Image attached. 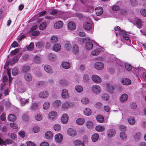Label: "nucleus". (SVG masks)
<instances>
[{"label": "nucleus", "mask_w": 146, "mask_h": 146, "mask_svg": "<svg viewBox=\"0 0 146 146\" xmlns=\"http://www.w3.org/2000/svg\"><path fill=\"white\" fill-rule=\"evenodd\" d=\"M11 81L10 80H8V78L7 76H4L3 78V83L1 85V93L0 94V99L2 97L3 94L6 96L9 94V90Z\"/></svg>", "instance_id": "1"}, {"label": "nucleus", "mask_w": 146, "mask_h": 146, "mask_svg": "<svg viewBox=\"0 0 146 146\" xmlns=\"http://www.w3.org/2000/svg\"><path fill=\"white\" fill-rule=\"evenodd\" d=\"M15 87L17 88V91L19 93H24L26 90V88L23 84L21 81L19 80H17L15 81Z\"/></svg>", "instance_id": "2"}, {"label": "nucleus", "mask_w": 146, "mask_h": 146, "mask_svg": "<svg viewBox=\"0 0 146 146\" xmlns=\"http://www.w3.org/2000/svg\"><path fill=\"white\" fill-rule=\"evenodd\" d=\"M75 106V103L74 102L66 101L62 104L61 109L63 110L66 111L69 108H73Z\"/></svg>", "instance_id": "3"}, {"label": "nucleus", "mask_w": 146, "mask_h": 146, "mask_svg": "<svg viewBox=\"0 0 146 146\" xmlns=\"http://www.w3.org/2000/svg\"><path fill=\"white\" fill-rule=\"evenodd\" d=\"M84 28L87 30H91V32L94 30V26L92 25V21L90 19H87V20L84 22L83 24Z\"/></svg>", "instance_id": "4"}, {"label": "nucleus", "mask_w": 146, "mask_h": 146, "mask_svg": "<svg viewBox=\"0 0 146 146\" xmlns=\"http://www.w3.org/2000/svg\"><path fill=\"white\" fill-rule=\"evenodd\" d=\"M135 69L136 71H138L137 74L140 75L142 80H146V70L143 68L138 69L135 68Z\"/></svg>", "instance_id": "5"}, {"label": "nucleus", "mask_w": 146, "mask_h": 146, "mask_svg": "<svg viewBox=\"0 0 146 146\" xmlns=\"http://www.w3.org/2000/svg\"><path fill=\"white\" fill-rule=\"evenodd\" d=\"M57 115V113L56 112L51 111L48 114V119L51 121H53L56 119Z\"/></svg>", "instance_id": "6"}, {"label": "nucleus", "mask_w": 146, "mask_h": 146, "mask_svg": "<svg viewBox=\"0 0 146 146\" xmlns=\"http://www.w3.org/2000/svg\"><path fill=\"white\" fill-rule=\"evenodd\" d=\"M92 89L93 93L96 94H99L101 92V88L98 85H93Z\"/></svg>", "instance_id": "7"}, {"label": "nucleus", "mask_w": 146, "mask_h": 146, "mask_svg": "<svg viewBox=\"0 0 146 146\" xmlns=\"http://www.w3.org/2000/svg\"><path fill=\"white\" fill-rule=\"evenodd\" d=\"M61 96L62 98L64 99L68 98L70 96L68 90L66 89H63L62 91Z\"/></svg>", "instance_id": "8"}, {"label": "nucleus", "mask_w": 146, "mask_h": 146, "mask_svg": "<svg viewBox=\"0 0 146 146\" xmlns=\"http://www.w3.org/2000/svg\"><path fill=\"white\" fill-rule=\"evenodd\" d=\"M119 35L122 36L123 38L127 40H129L130 39V35L126 33L125 31L123 30L119 31Z\"/></svg>", "instance_id": "9"}, {"label": "nucleus", "mask_w": 146, "mask_h": 146, "mask_svg": "<svg viewBox=\"0 0 146 146\" xmlns=\"http://www.w3.org/2000/svg\"><path fill=\"white\" fill-rule=\"evenodd\" d=\"M17 99L20 101V103L21 106H24L26 104L29 103V100L28 99H26L21 98V97H17Z\"/></svg>", "instance_id": "10"}, {"label": "nucleus", "mask_w": 146, "mask_h": 146, "mask_svg": "<svg viewBox=\"0 0 146 146\" xmlns=\"http://www.w3.org/2000/svg\"><path fill=\"white\" fill-rule=\"evenodd\" d=\"M92 79L93 82L97 84H99L102 81L101 78L96 75H93L92 76Z\"/></svg>", "instance_id": "11"}, {"label": "nucleus", "mask_w": 146, "mask_h": 146, "mask_svg": "<svg viewBox=\"0 0 146 146\" xmlns=\"http://www.w3.org/2000/svg\"><path fill=\"white\" fill-rule=\"evenodd\" d=\"M67 131L68 134L72 137H75L77 135L76 131L75 129L71 128L68 129Z\"/></svg>", "instance_id": "12"}, {"label": "nucleus", "mask_w": 146, "mask_h": 146, "mask_svg": "<svg viewBox=\"0 0 146 146\" xmlns=\"http://www.w3.org/2000/svg\"><path fill=\"white\" fill-rule=\"evenodd\" d=\"M94 67L97 70H101L104 68V65L102 62H97L95 63Z\"/></svg>", "instance_id": "13"}, {"label": "nucleus", "mask_w": 146, "mask_h": 146, "mask_svg": "<svg viewBox=\"0 0 146 146\" xmlns=\"http://www.w3.org/2000/svg\"><path fill=\"white\" fill-rule=\"evenodd\" d=\"M40 98L42 99H46L49 96L48 92L47 91H43L40 92L38 95Z\"/></svg>", "instance_id": "14"}, {"label": "nucleus", "mask_w": 146, "mask_h": 146, "mask_svg": "<svg viewBox=\"0 0 146 146\" xmlns=\"http://www.w3.org/2000/svg\"><path fill=\"white\" fill-rule=\"evenodd\" d=\"M63 136L61 133H58L56 135L54 136L55 141L58 143L61 142L63 139Z\"/></svg>", "instance_id": "15"}, {"label": "nucleus", "mask_w": 146, "mask_h": 146, "mask_svg": "<svg viewBox=\"0 0 146 146\" xmlns=\"http://www.w3.org/2000/svg\"><path fill=\"white\" fill-rule=\"evenodd\" d=\"M54 134L52 132L50 131H46L45 135V138L49 140L51 139L53 137Z\"/></svg>", "instance_id": "16"}, {"label": "nucleus", "mask_w": 146, "mask_h": 146, "mask_svg": "<svg viewBox=\"0 0 146 146\" xmlns=\"http://www.w3.org/2000/svg\"><path fill=\"white\" fill-rule=\"evenodd\" d=\"M106 85L107 90L110 93L112 92L113 91L116 87V85L115 84L112 85L109 83H107Z\"/></svg>", "instance_id": "17"}, {"label": "nucleus", "mask_w": 146, "mask_h": 146, "mask_svg": "<svg viewBox=\"0 0 146 146\" xmlns=\"http://www.w3.org/2000/svg\"><path fill=\"white\" fill-rule=\"evenodd\" d=\"M63 25V23L61 21L56 22L54 24V27L56 29H59L62 28Z\"/></svg>", "instance_id": "18"}, {"label": "nucleus", "mask_w": 146, "mask_h": 146, "mask_svg": "<svg viewBox=\"0 0 146 146\" xmlns=\"http://www.w3.org/2000/svg\"><path fill=\"white\" fill-rule=\"evenodd\" d=\"M68 120V116L66 113L63 114L61 118L62 122L63 124H66L67 123Z\"/></svg>", "instance_id": "19"}, {"label": "nucleus", "mask_w": 146, "mask_h": 146, "mask_svg": "<svg viewBox=\"0 0 146 146\" xmlns=\"http://www.w3.org/2000/svg\"><path fill=\"white\" fill-rule=\"evenodd\" d=\"M72 51L74 54L77 55L79 54V47L76 44H74L73 45Z\"/></svg>", "instance_id": "20"}, {"label": "nucleus", "mask_w": 146, "mask_h": 146, "mask_svg": "<svg viewBox=\"0 0 146 146\" xmlns=\"http://www.w3.org/2000/svg\"><path fill=\"white\" fill-rule=\"evenodd\" d=\"M95 11L96 15L98 16L101 15L103 13V9L100 7H98L95 8Z\"/></svg>", "instance_id": "21"}, {"label": "nucleus", "mask_w": 146, "mask_h": 146, "mask_svg": "<svg viewBox=\"0 0 146 146\" xmlns=\"http://www.w3.org/2000/svg\"><path fill=\"white\" fill-rule=\"evenodd\" d=\"M64 47L65 49L67 51H70L72 48L71 43L69 41L66 42L64 45Z\"/></svg>", "instance_id": "22"}, {"label": "nucleus", "mask_w": 146, "mask_h": 146, "mask_svg": "<svg viewBox=\"0 0 146 146\" xmlns=\"http://www.w3.org/2000/svg\"><path fill=\"white\" fill-rule=\"evenodd\" d=\"M116 133V131L114 129H109L107 132V135L108 137H113Z\"/></svg>", "instance_id": "23"}, {"label": "nucleus", "mask_w": 146, "mask_h": 146, "mask_svg": "<svg viewBox=\"0 0 146 146\" xmlns=\"http://www.w3.org/2000/svg\"><path fill=\"white\" fill-rule=\"evenodd\" d=\"M121 82L122 84L125 85H129L131 84V80L128 78H123Z\"/></svg>", "instance_id": "24"}, {"label": "nucleus", "mask_w": 146, "mask_h": 146, "mask_svg": "<svg viewBox=\"0 0 146 146\" xmlns=\"http://www.w3.org/2000/svg\"><path fill=\"white\" fill-rule=\"evenodd\" d=\"M44 69L46 72L50 74L54 72L53 69L48 65L44 66Z\"/></svg>", "instance_id": "25"}, {"label": "nucleus", "mask_w": 146, "mask_h": 146, "mask_svg": "<svg viewBox=\"0 0 146 146\" xmlns=\"http://www.w3.org/2000/svg\"><path fill=\"white\" fill-rule=\"evenodd\" d=\"M128 96L126 94H123L119 98V100L121 102H124L126 101L128 98Z\"/></svg>", "instance_id": "26"}, {"label": "nucleus", "mask_w": 146, "mask_h": 146, "mask_svg": "<svg viewBox=\"0 0 146 146\" xmlns=\"http://www.w3.org/2000/svg\"><path fill=\"white\" fill-rule=\"evenodd\" d=\"M68 27L70 30H74L76 28V25L74 22H70L68 24Z\"/></svg>", "instance_id": "27"}, {"label": "nucleus", "mask_w": 146, "mask_h": 146, "mask_svg": "<svg viewBox=\"0 0 146 146\" xmlns=\"http://www.w3.org/2000/svg\"><path fill=\"white\" fill-rule=\"evenodd\" d=\"M93 47V44L92 42L90 41L87 42L85 44L86 48L88 50L92 49Z\"/></svg>", "instance_id": "28"}, {"label": "nucleus", "mask_w": 146, "mask_h": 146, "mask_svg": "<svg viewBox=\"0 0 146 146\" xmlns=\"http://www.w3.org/2000/svg\"><path fill=\"white\" fill-rule=\"evenodd\" d=\"M73 144L75 146H85L81 140L78 139L74 141Z\"/></svg>", "instance_id": "29"}, {"label": "nucleus", "mask_w": 146, "mask_h": 146, "mask_svg": "<svg viewBox=\"0 0 146 146\" xmlns=\"http://www.w3.org/2000/svg\"><path fill=\"white\" fill-rule=\"evenodd\" d=\"M24 78L27 81H31L32 80V76L31 74L26 73L24 75Z\"/></svg>", "instance_id": "30"}, {"label": "nucleus", "mask_w": 146, "mask_h": 146, "mask_svg": "<svg viewBox=\"0 0 146 146\" xmlns=\"http://www.w3.org/2000/svg\"><path fill=\"white\" fill-rule=\"evenodd\" d=\"M85 121V119L83 118H80L76 120V123L79 125H82L84 124Z\"/></svg>", "instance_id": "31"}, {"label": "nucleus", "mask_w": 146, "mask_h": 146, "mask_svg": "<svg viewBox=\"0 0 146 146\" xmlns=\"http://www.w3.org/2000/svg\"><path fill=\"white\" fill-rule=\"evenodd\" d=\"M61 48L60 45L59 44H54L52 47L53 50L56 52L60 51Z\"/></svg>", "instance_id": "32"}, {"label": "nucleus", "mask_w": 146, "mask_h": 146, "mask_svg": "<svg viewBox=\"0 0 146 146\" xmlns=\"http://www.w3.org/2000/svg\"><path fill=\"white\" fill-rule=\"evenodd\" d=\"M113 60H114V61H113L114 63H117L118 65L120 66L121 68L123 66L124 64L123 62L119 59L116 58H114Z\"/></svg>", "instance_id": "33"}, {"label": "nucleus", "mask_w": 146, "mask_h": 146, "mask_svg": "<svg viewBox=\"0 0 146 146\" xmlns=\"http://www.w3.org/2000/svg\"><path fill=\"white\" fill-rule=\"evenodd\" d=\"M61 101L60 100H56L53 101L52 105L54 107H58L61 104Z\"/></svg>", "instance_id": "34"}, {"label": "nucleus", "mask_w": 146, "mask_h": 146, "mask_svg": "<svg viewBox=\"0 0 146 146\" xmlns=\"http://www.w3.org/2000/svg\"><path fill=\"white\" fill-rule=\"evenodd\" d=\"M128 121L129 124L131 125H134L135 123V118L133 116H131L129 118Z\"/></svg>", "instance_id": "35"}, {"label": "nucleus", "mask_w": 146, "mask_h": 146, "mask_svg": "<svg viewBox=\"0 0 146 146\" xmlns=\"http://www.w3.org/2000/svg\"><path fill=\"white\" fill-rule=\"evenodd\" d=\"M84 114L86 116H90L92 114L91 110L88 108H85L83 111Z\"/></svg>", "instance_id": "36"}, {"label": "nucleus", "mask_w": 146, "mask_h": 146, "mask_svg": "<svg viewBox=\"0 0 146 146\" xmlns=\"http://www.w3.org/2000/svg\"><path fill=\"white\" fill-rule=\"evenodd\" d=\"M50 102L48 101H46L43 105V108L45 110H47L49 109L50 106Z\"/></svg>", "instance_id": "37"}, {"label": "nucleus", "mask_w": 146, "mask_h": 146, "mask_svg": "<svg viewBox=\"0 0 146 146\" xmlns=\"http://www.w3.org/2000/svg\"><path fill=\"white\" fill-rule=\"evenodd\" d=\"M81 103L84 104H88L89 103V100L88 98L86 97L82 98L81 100Z\"/></svg>", "instance_id": "38"}, {"label": "nucleus", "mask_w": 146, "mask_h": 146, "mask_svg": "<svg viewBox=\"0 0 146 146\" xmlns=\"http://www.w3.org/2000/svg\"><path fill=\"white\" fill-rule=\"evenodd\" d=\"M62 66L63 68L65 69H68L70 68V65L69 62H64L62 63Z\"/></svg>", "instance_id": "39"}, {"label": "nucleus", "mask_w": 146, "mask_h": 146, "mask_svg": "<svg viewBox=\"0 0 146 146\" xmlns=\"http://www.w3.org/2000/svg\"><path fill=\"white\" fill-rule=\"evenodd\" d=\"M134 22L136 24V25L138 28H140L142 26V23L140 20L139 19H136L134 21Z\"/></svg>", "instance_id": "40"}, {"label": "nucleus", "mask_w": 146, "mask_h": 146, "mask_svg": "<svg viewBox=\"0 0 146 146\" xmlns=\"http://www.w3.org/2000/svg\"><path fill=\"white\" fill-rule=\"evenodd\" d=\"M134 22L136 24V25L138 28H140L142 26V23L140 20L139 19H136L134 21Z\"/></svg>", "instance_id": "41"}, {"label": "nucleus", "mask_w": 146, "mask_h": 146, "mask_svg": "<svg viewBox=\"0 0 146 146\" xmlns=\"http://www.w3.org/2000/svg\"><path fill=\"white\" fill-rule=\"evenodd\" d=\"M75 89L78 93H81L83 90V88L82 86L80 85H77L75 86Z\"/></svg>", "instance_id": "42"}, {"label": "nucleus", "mask_w": 146, "mask_h": 146, "mask_svg": "<svg viewBox=\"0 0 146 146\" xmlns=\"http://www.w3.org/2000/svg\"><path fill=\"white\" fill-rule=\"evenodd\" d=\"M95 129L98 131H103L105 130V128L102 126L98 125L96 127Z\"/></svg>", "instance_id": "43"}, {"label": "nucleus", "mask_w": 146, "mask_h": 146, "mask_svg": "<svg viewBox=\"0 0 146 146\" xmlns=\"http://www.w3.org/2000/svg\"><path fill=\"white\" fill-rule=\"evenodd\" d=\"M96 119L100 123H103L104 121V118L101 115H98L96 117Z\"/></svg>", "instance_id": "44"}, {"label": "nucleus", "mask_w": 146, "mask_h": 146, "mask_svg": "<svg viewBox=\"0 0 146 146\" xmlns=\"http://www.w3.org/2000/svg\"><path fill=\"white\" fill-rule=\"evenodd\" d=\"M40 127L38 126H33L32 128V131L35 133H38L40 130Z\"/></svg>", "instance_id": "45"}, {"label": "nucleus", "mask_w": 146, "mask_h": 146, "mask_svg": "<svg viewBox=\"0 0 146 146\" xmlns=\"http://www.w3.org/2000/svg\"><path fill=\"white\" fill-rule=\"evenodd\" d=\"M8 119L11 121H14L16 119V117L13 114H10L8 115Z\"/></svg>", "instance_id": "46"}, {"label": "nucleus", "mask_w": 146, "mask_h": 146, "mask_svg": "<svg viewBox=\"0 0 146 146\" xmlns=\"http://www.w3.org/2000/svg\"><path fill=\"white\" fill-rule=\"evenodd\" d=\"M99 135L97 133L94 134L92 136V139L93 142H96L98 139Z\"/></svg>", "instance_id": "47"}, {"label": "nucleus", "mask_w": 146, "mask_h": 146, "mask_svg": "<svg viewBox=\"0 0 146 146\" xmlns=\"http://www.w3.org/2000/svg\"><path fill=\"white\" fill-rule=\"evenodd\" d=\"M90 78L88 75L87 74H85L83 76V80L86 83H88L89 80Z\"/></svg>", "instance_id": "48"}, {"label": "nucleus", "mask_w": 146, "mask_h": 146, "mask_svg": "<svg viewBox=\"0 0 146 146\" xmlns=\"http://www.w3.org/2000/svg\"><path fill=\"white\" fill-rule=\"evenodd\" d=\"M100 51L98 49H94L91 52V54L93 56H97L100 53Z\"/></svg>", "instance_id": "49"}, {"label": "nucleus", "mask_w": 146, "mask_h": 146, "mask_svg": "<svg viewBox=\"0 0 146 146\" xmlns=\"http://www.w3.org/2000/svg\"><path fill=\"white\" fill-rule=\"evenodd\" d=\"M86 125L87 127L90 129L92 128L93 127V122L90 121H88L86 123Z\"/></svg>", "instance_id": "50"}, {"label": "nucleus", "mask_w": 146, "mask_h": 146, "mask_svg": "<svg viewBox=\"0 0 146 146\" xmlns=\"http://www.w3.org/2000/svg\"><path fill=\"white\" fill-rule=\"evenodd\" d=\"M121 138L123 140H125L127 138V136L125 132H121L120 134Z\"/></svg>", "instance_id": "51"}, {"label": "nucleus", "mask_w": 146, "mask_h": 146, "mask_svg": "<svg viewBox=\"0 0 146 146\" xmlns=\"http://www.w3.org/2000/svg\"><path fill=\"white\" fill-rule=\"evenodd\" d=\"M46 26L47 23H46L44 22L42 23L40 25L39 29L40 30H42L46 27Z\"/></svg>", "instance_id": "52"}, {"label": "nucleus", "mask_w": 146, "mask_h": 146, "mask_svg": "<svg viewBox=\"0 0 146 146\" xmlns=\"http://www.w3.org/2000/svg\"><path fill=\"white\" fill-rule=\"evenodd\" d=\"M141 136V134L140 132L137 133L134 136V139L135 141L139 140Z\"/></svg>", "instance_id": "53"}, {"label": "nucleus", "mask_w": 146, "mask_h": 146, "mask_svg": "<svg viewBox=\"0 0 146 146\" xmlns=\"http://www.w3.org/2000/svg\"><path fill=\"white\" fill-rule=\"evenodd\" d=\"M35 118L36 121H40L42 119V117L40 114H38L35 115Z\"/></svg>", "instance_id": "54"}, {"label": "nucleus", "mask_w": 146, "mask_h": 146, "mask_svg": "<svg viewBox=\"0 0 146 146\" xmlns=\"http://www.w3.org/2000/svg\"><path fill=\"white\" fill-rule=\"evenodd\" d=\"M58 40V38L57 36L55 35L52 36L50 38L51 42L52 43H54L56 42Z\"/></svg>", "instance_id": "55"}, {"label": "nucleus", "mask_w": 146, "mask_h": 146, "mask_svg": "<svg viewBox=\"0 0 146 146\" xmlns=\"http://www.w3.org/2000/svg\"><path fill=\"white\" fill-rule=\"evenodd\" d=\"M54 130L56 131H58L60 129L61 126L58 124H55L54 126Z\"/></svg>", "instance_id": "56"}, {"label": "nucleus", "mask_w": 146, "mask_h": 146, "mask_svg": "<svg viewBox=\"0 0 146 146\" xmlns=\"http://www.w3.org/2000/svg\"><path fill=\"white\" fill-rule=\"evenodd\" d=\"M44 44L42 42H38L36 43V46L38 48H40L43 47Z\"/></svg>", "instance_id": "57"}, {"label": "nucleus", "mask_w": 146, "mask_h": 146, "mask_svg": "<svg viewBox=\"0 0 146 146\" xmlns=\"http://www.w3.org/2000/svg\"><path fill=\"white\" fill-rule=\"evenodd\" d=\"M124 66L126 69L128 71L132 69L131 66L128 63H125Z\"/></svg>", "instance_id": "58"}, {"label": "nucleus", "mask_w": 146, "mask_h": 146, "mask_svg": "<svg viewBox=\"0 0 146 146\" xmlns=\"http://www.w3.org/2000/svg\"><path fill=\"white\" fill-rule=\"evenodd\" d=\"M18 72V69L17 68H14L12 71V74L13 75L15 76Z\"/></svg>", "instance_id": "59"}, {"label": "nucleus", "mask_w": 146, "mask_h": 146, "mask_svg": "<svg viewBox=\"0 0 146 146\" xmlns=\"http://www.w3.org/2000/svg\"><path fill=\"white\" fill-rule=\"evenodd\" d=\"M38 106V104L36 103H33L31 107V109L33 110H35L37 108Z\"/></svg>", "instance_id": "60"}, {"label": "nucleus", "mask_w": 146, "mask_h": 146, "mask_svg": "<svg viewBox=\"0 0 146 146\" xmlns=\"http://www.w3.org/2000/svg\"><path fill=\"white\" fill-rule=\"evenodd\" d=\"M26 144L27 146H36L35 143L29 141H27Z\"/></svg>", "instance_id": "61"}, {"label": "nucleus", "mask_w": 146, "mask_h": 146, "mask_svg": "<svg viewBox=\"0 0 146 146\" xmlns=\"http://www.w3.org/2000/svg\"><path fill=\"white\" fill-rule=\"evenodd\" d=\"M34 43L31 42L29 45L27 47V49L28 50H31L34 48Z\"/></svg>", "instance_id": "62"}, {"label": "nucleus", "mask_w": 146, "mask_h": 146, "mask_svg": "<svg viewBox=\"0 0 146 146\" xmlns=\"http://www.w3.org/2000/svg\"><path fill=\"white\" fill-rule=\"evenodd\" d=\"M40 60V58L39 56L38 55L36 56L34 59V62L36 63H38Z\"/></svg>", "instance_id": "63"}, {"label": "nucleus", "mask_w": 146, "mask_h": 146, "mask_svg": "<svg viewBox=\"0 0 146 146\" xmlns=\"http://www.w3.org/2000/svg\"><path fill=\"white\" fill-rule=\"evenodd\" d=\"M140 13L141 15L143 17H146V10L142 9L140 10Z\"/></svg>", "instance_id": "64"}]
</instances>
